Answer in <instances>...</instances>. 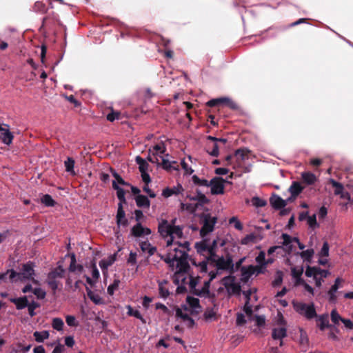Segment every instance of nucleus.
<instances>
[{"mask_svg": "<svg viewBox=\"0 0 353 353\" xmlns=\"http://www.w3.org/2000/svg\"><path fill=\"white\" fill-rule=\"evenodd\" d=\"M175 221L162 220L159 223V232L165 239L168 248L167 253L161 258L175 272L174 281L178 282L180 279L184 283L186 279L184 274L190 268L188 252L190 244L188 241H179L183 236V228L175 225Z\"/></svg>", "mask_w": 353, "mask_h": 353, "instance_id": "f257e3e1", "label": "nucleus"}, {"mask_svg": "<svg viewBox=\"0 0 353 353\" xmlns=\"http://www.w3.org/2000/svg\"><path fill=\"white\" fill-rule=\"evenodd\" d=\"M211 258L204 259L196 262L192 261L200 275L189 278V287L194 293L199 296H208L210 293V285L221 270H228L233 268L234 264L230 256H220L217 259Z\"/></svg>", "mask_w": 353, "mask_h": 353, "instance_id": "f03ea898", "label": "nucleus"}, {"mask_svg": "<svg viewBox=\"0 0 353 353\" xmlns=\"http://www.w3.org/2000/svg\"><path fill=\"white\" fill-rule=\"evenodd\" d=\"M148 159L152 163L161 165L165 170H179L178 168L172 165L176 163V162L175 161H170L169 154L166 153V147L162 141L155 144L149 149Z\"/></svg>", "mask_w": 353, "mask_h": 353, "instance_id": "7ed1b4c3", "label": "nucleus"}, {"mask_svg": "<svg viewBox=\"0 0 353 353\" xmlns=\"http://www.w3.org/2000/svg\"><path fill=\"white\" fill-rule=\"evenodd\" d=\"M35 265L31 261L22 265L21 268L19 272H15L14 270H8L10 272V279L13 281L17 278L21 282L32 281L33 284L39 285V281L34 279L35 276Z\"/></svg>", "mask_w": 353, "mask_h": 353, "instance_id": "20e7f679", "label": "nucleus"}, {"mask_svg": "<svg viewBox=\"0 0 353 353\" xmlns=\"http://www.w3.org/2000/svg\"><path fill=\"white\" fill-rule=\"evenodd\" d=\"M203 241L195 243V248L198 253L208 256L205 259L215 257L216 248L217 247V239H213L212 242L210 240L203 238Z\"/></svg>", "mask_w": 353, "mask_h": 353, "instance_id": "39448f33", "label": "nucleus"}, {"mask_svg": "<svg viewBox=\"0 0 353 353\" xmlns=\"http://www.w3.org/2000/svg\"><path fill=\"white\" fill-rule=\"evenodd\" d=\"M305 274L307 277H312L315 281L316 286L320 288L322 283L324 282V279L330 274V272L326 270H322L319 267L307 266Z\"/></svg>", "mask_w": 353, "mask_h": 353, "instance_id": "423d86ee", "label": "nucleus"}, {"mask_svg": "<svg viewBox=\"0 0 353 353\" xmlns=\"http://www.w3.org/2000/svg\"><path fill=\"white\" fill-rule=\"evenodd\" d=\"M202 228L200 230L201 236L204 238L208 233L213 231L216 223V217L211 216L208 213H203L200 216Z\"/></svg>", "mask_w": 353, "mask_h": 353, "instance_id": "0eeeda50", "label": "nucleus"}, {"mask_svg": "<svg viewBox=\"0 0 353 353\" xmlns=\"http://www.w3.org/2000/svg\"><path fill=\"white\" fill-rule=\"evenodd\" d=\"M221 283L225 288L228 295H239L241 293V286L236 282L234 276H227L223 277Z\"/></svg>", "mask_w": 353, "mask_h": 353, "instance_id": "6e6552de", "label": "nucleus"}, {"mask_svg": "<svg viewBox=\"0 0 353 353\" xmlns=\"http://www.w3.org/2000/svg\"><path fill=\"white\" fill-rule=\"evenodd\" d=\"M294 308L299 314L304 316L307 319H312L316 316V312L313 303H294Z\"/></svg>", "mask_w": 353, "mask_h": 353, "instance_id": "1a4fd4ad", "label": "nucleus"}, {"mask_svg": "<svg viewBox=\"0 0 353 353\" xmlns=\"http://www.w3.org/2000/svg\"><path fill=\"white\" fill-rule=\"evenodd\" d=\"M262 272L261 268L258 265H248L241 268L240 280L243 283H247L253 275H258Z\"/></svg>", "mask_w": 353, "mask_h": 353, "instance_id": "9d476101", "label": "nucleus"}, {"mask_svg": "<svg viewBox=\"0 0 353 353\" xmlns=\"http://www.w3.org/2000/svg\"><path fill=\"white\" fill-rule=\"evenodd\" d=\"M221 177H214L210 181L211 193L212 194H223L224 193V183Z\"/></svg>", "mask_w": 353, "mask_h": 353, "instance_id": "9b49d317", "label": "nucleus"}, {"mask_svg": "<svg viewBox=\"0 0 353 353\" xmlns=\"http://www.w3.org/2000/svg\"><path fill=\"white\" fill-rule=\"evenodd\" d=\"M281 239H283L281 248H283L285 252L288 254H290L293 250L294 244L296 242H298V238L292 237L290 235L283 233L281 235Z\"/></svg>", "mask_w": 353, "mask_h": 353, "instance_id": "f8f14e48", "label": "nucleus"}, {"mask_svg": "<svg viewBox=\"0 0 353 353\" xmlns=\"http://www.w3.org/2000/svg\"><path fill=\"white\" fill-rule=\"evenodd\" d=\"M14 139L13 134L10 131L9 125L7 124L0 123V139L1 141L7 145H10Z\"/></svg>", "mask_w": 353, "mask_h": 353, "instance_id": "ddd939ff", "label": "nucleus"}, {"mask_svg": "<svg viewBox=\"0 0 353 353\" xmlns=\"http://www.w3.org/2000/svg\"><path fill=\"white\" fill-rule=\"evenodd\" d=\"M151 234V230L148 228L143 227L141 223H137L131 229V234L135 238H144Z\"/></svg>", "mask_w": 353, "mask_h": 353, "instance_id": "4468645a", "label": "nucleus"}, {"mask_svg": "<svg viewBox=\"0 0 353 353\" xmlns=\"http://www.w3.org/2000/svg\"><path fill=\"white\" fill-rule=\"evenodd\" d=\"M183 307L185 310H189L190 312H198L200 309L199 301L197 298L188 296L186 303L183 305Z\"/></svg>", "mask_w": 353, "mask_h": 353, "instance_id": "2eb2a0df", "label": "nucleus"}, {"mask_svg": "<svg viewBox=\"0 0 353 353\" xmlns=\"http://www.w3.org/2000/svg\"><path fill=\"white\" fill-rule=\"evenodd\" d=\"M190 312L189 310H185L184 307L178 308L176 311V315L177 317L181 319L184 321L188 323V326L191 327L194 324V320L190 317Z\"/></svg>", "mask_w": 353, "mask_h": 353, "instance_id": "dca6fc26", "label": "nucleus"}, {"mask_svg": "<svg viewBox=\"0 0 353 353\" xmlns=\"http://www.w3.org/2000/svg\"><path fill=\"white\" fill-rule=\"evenodd\" d=\"M159 295L161 299H167L170 294L169 283L166 280L158 281Z\"/></svg>", "mask_w": 353, "mask_h": 353, "instance_id": "f3484780", "label": "nucleus"}, {"mask_svg": "<svg viewBox=\"0 0 353 353\" xmlns=\"http://www.w3.org/2000/svg\"><path fill=\"white\" fill-rule=\"evenodd\" d=\"M116 261V254L110 255L108 258L103 259L99 261V267L103 274H105L108 271V268L111 266Z\"/></svg>", "mask_w": 353, "mask_h": 353, "instance_id": "a211bd4d", "label": "nucleus"}, {"mask_svg": "<svg viewBox=\"0 0 353 353\" xmlns=\"http://www.w3.org/2000/svg\"><path fill=\"white\" fill-rule=\"evenodd\" d=\"M183 188L181 184H177V185L174 186L172 188H166L162 192V195L168 198L172 195H177L182 192Z\"/></svg>", "mask_w": 353, "mask_h": 353, "instance_id": "6ab92c4d", "label": "nucleus"}, {"mask_svg": "<svg viewBox=\"0 0 353 353\" xmlns=\"http://www.w3.org/2000/svg\"><path fill=\"white\" fill-rule=\"evenodd\" d=\"M270 202L271 205L276 210L281 209L286 205V201L277 194H273L270 199Z\"/></svg>", "mask_w": 353, "mask_h": 353, "instance_id": "aec40b11", "label": "nucleus"}, {"mask_svg": "<svg viewBox=\"0 0 353 353\" xmlns=\"http://www.w3.org/2000/svg\"><path fill=\"white\" fill-rule=\"evenodd\" d=\"M141 251L148 254V256H152L157 251L156 247L152 245L148 241H143L139 243Z\"/></svg>", "mask_w": 353, "mask_h": 353, "instance_id": "412c9836", "label": "nucleus"}, {"mask_svg": "<svg viewBox=\"0 0 353 353\" xmlns=\"http://www.w3.org/2000/svg\"><path fill=\"white\" fill-rule=\"evenodd\" d=\"M123 203L118 204V209L117 212V223L118 225H126L128 220L125 219V211L123 209Z\"/></svg>", "mask_w": 353, "mask_h": 353, "instance_id": "4be33fe9", "label": "nucleus"}, {"mask_svg": "<svg viewBox=\"0 0 353 353\" xmlns=\"http://www.w3.org/2000/svg\"><path fill=\"white\" fill-rule=\"evenodd\" d=\"M10 301L15 305L17 310H22L28 305V299L27 296H23L19 298H10Z\"/></svg>", "mask_w": 353, "mask_h": 353, "instance_id": "5701e85b", "label": "nucleus"}, {"mask_svg": "<svg viewBox=\"0 0 353 353\" xmlns=\"http://www.w3.org/2000/svg\"><path fill=\"white\" fill-rule=\"evenodd\" d=\"M91 274H92V279H91L88 276H85V277L86 279V282L89 285L92 286V285H94L96 283L97 281L98 280V279L99 278V276H100L99 271L97 269V265H96L95 263H93L92 265V272H91Z\"/></svg>", "mask_w": 353, "mask_h": 353, "instance_id": "b1692460", "label": "nucleus"}, {"mask_svg": "<svg viewBox=\"0 0 353 353\" xmlns=\"http://www.w3.org/2000/svg\"><path fill=\"white\" fill-rule=\"evenodd\" d=\"M317 326L321 330H324L327 327H331L332 325L329 324L327 314H323L316 318Z\"/></svg>", "mask_w": 353, "mask_h": 353, "instance_id": "393cba45", "label": "nucleus"}, {"mask_svg": "<svg viewBox=\"0 0 353 353\" xmlns=\"http://www.w3.org/2000/svg\"><path fill=\"white\" fill-rule=\"evenodd\" d=\"M301 178L303 180V182L305 183L306 185H313L316 183L317 181V178L312 172H304L301 173Z\"/></svg>", "mask_w": 353, "mask_h": 353, "instance_id": "a878e982", "label": "nucleus"}, {"mask_svg": "<svg viewBox=\"0 0 353 353\" xmlns=\"http://www.w3.org/2000/svg\"><path fill=\"white\" fill-rule=\"evenodd\" d=\"M112 188L117 191V196L119 200V203H125L126 200L125 197V192L123 188L119 186L115 181L112 182Z\"/></svg>", "mask_w": 353, "mask_h": 353, "instance_id": "bb28decb", "label": "nucleus"}, {"mask_svg": "<svg viewBox=\"0 0 353 353\" xmlns=\"http://www.w3.org/2000/svg\"><path fill=\"white\" fill-rule=\"evenodd\" d=\"M135 202L139 208H148L150 205V201L148 198L144 195L139 194L135 197Z\"/></svg>", "mask_w": 353, "mask_h": 353, "instance_id": "cd10ccee", "label": "nucleus"}, {"mask_svg": "<svg viewBox=\"0 0 353 353\" xmlns=\"http://www.w3.org/2000/svg\"><path fill=\"white\" fill-rule=\"evenodd\" d=\"M287 335V330L285 327L274 328L272 330V336L274 339H283Z\"/></svg>", "mask_w": 353, "mask_h": 353, "instance_id": "c85d7f7f", "label": "nucleus"}, {"mask_svg": "<svg viewBox=\"0 0 353 353\" xmlns=\"http://www.w3.org/2000/svg\"><path fill=\"white\" fill-rule=\"evenodd\" d=\"M126 308L128 309V312H127L128 315H129L130 316H134V317L139 319L143 323H146L145 319L143 317V316L141 315V314L140 313V312L138 310L134 309L130 305H128L126 307Z\"/></svg>", "mask_w": 353, "mask_h": 353, "instance_id": "c756f323", "label": "nucleus"}, {"mask_svg": "<svg viewBox=\"0 0 353 353\" xmlns=\"http://www.w3.org/2000/svg\"><path fill=\"white\" fill-rule=\"evenodd\" d=\"M74 160L71 157H68L67 159L64 161L65 171L70 173L71 175L76 174V172L74 169Z\"/></svg>", "mask_w": 353, "mask_h": 353, "instance_id": "7c9ffc66", "label": "nucleus"}, {"mask_svg": "<svg viewBox=\"0 0 353 353\" xmlns=\"http://www.w3.org/2000/svg\"><path fill=\"white\" fill-rule=\"evenodd\" d=\"M303 190V187L299 182L294 181L289 188V192L293 196H298Z\"/></svg>", "mask_w": 353, "mask_h": 353, "instance_id": "2f4dec72", "label": "nucleus"}, {"mask_svg": "<svg viewBox=\"0 0 353 353\" xmlns=\"http://www.w3.org/2000/svg\"><path fill=\"white\" fill-rule=\"evenodd\" d=\"M135 161L139 165V169L141 173L148 172V163L145 159L139 156H137L135 159Z\"/></svg>", "mask_w": 353, "mask_h": 353, "instance_id": "473e14b6", "label": "nucleus"}, {"mask_svg": "<svg viewBox=\"0 0 353 353\" xmlns=\"http://www.w3.org/2000/svg\"><path fill=\"white\" fill-rule=\"evenodd\" d=\"M86 291H87V294H88V297L90 298V299L93 301L95 304H101L103 303V300L101 299V297L93 292L89 288L86 287Z\"/></svg>", "mask_w": 353, "mask_h": 353, "instance_id": "72a5a7b5", "label": "nucleus"}, {"mask_svg": "<svg viewBox=\"0 0 353 353\" xmlns=\"http://www.w3.org/2000/svg\"><path fill=\"white\" fill-rule=\"evenodd\" d=\"M50 334L49 332L47 330H43L41 332L36 331L34 332V336L35 339V341L38 343H42L45 339H47L49 338Z\"/></svg>", "mask_w": 353, "mask_h": 353, "instance_id": "f704fd0d", "label": "nucleus"}, {"mask_svg": "<svg viewBox=\"0 0 353 353\" xmlns=\"http://www.w3.org/2000/svg\"><path fill=\"white\" fill-rule=\"evenodd\" d=\"M65 270L64 268L59 265L57 268H55L54 270L50 272L48 275L50 276L51 278H63L65 275Z\"/></svg>", "mask_w": 353, "mask_h": 353, "instance_id": "c9c22d12", "label": "nucleus"}, {"mask_svg": "<svg viewBox=\"0 0 353 353\" xmlns=\"http://www.w3.org/2000/svg\"><path fill=\"white\" fill-rule=\"evenodd\" d=\"M314 254V251L313 249H307L306 250L302 251L300 254V256L304 261L310 263Z\"/></svg>", "mask_w": 353, "mask_h": 353, "instance_id": "e433bc0d", "label": "nucleus"}, {"mask_svg": "<svg viewBox=\"0 0 353 353\" xmlns=\"http://www.w3.org/2000/svg\"><path fill=\"white\" fill-rule=\"evenodd\" d=\"M339 286H336V285H333L330 289L329 290L328 294V300L330 303H335L336 301V293L339 290Z\"/></svg>", "mask_w": 353, "mask_h": 353, "instance_id": "4c0bfd02", "label": "nucleus"}, {"mask_svg": "<svg viewBox=\"0 0 353 353\" xmlns=\"http://www.w3.org/2000/svg\"><path fill=\"white\" fill-rule=\"evenodd\" d=\"M64 326L63 321L61 318H54L52 321V327L57 331H63Z\"/></svg>", "mask_w": 353, "mask_h": 353, "instance_id": "58836bf2", "label": "nucleus"}, {"mask_svg": "<svg viewBox=\"0 0 353 353\" xmlns=\"http://www.w3.org/2000/svg\"><path fill=\"white\" fill-rule=\"evenodd\" d=\"M69 270L70 272H75L77 270L81 272L83 270V266L81 265L76 264V258L74 254H72L71 257V262L69 266Z\"/></svg>", "mask_w": 353, "mask_h": 353, "instance_id": "ea45409f", "label": "nucleus"}, {"mask_svg": "<svg viewBox=\"0 0 353 353\" xmlns=\"http://www.w3.org/2000/svg\"><path fill=\"white\" fill-rule=\"evenodd\" d=\"M330 183L332 185V186L334 188H335V190H334L335 195H339L341 193H342L344 191V187L341 183L337 182L332 179H331L330 180Z\"/></svg>", "mask_w": 353, "mask_h": 353, "instance_id": "a19ab883", "label": "nucleus"}, {"mask_svg": "<svg viewBox=\"0 0 353 353\" xmlns=\"http://www.w3.org/2000/svg\"><path fill=\"white\" fill-rule=\"evenodd\" d=\"M192 181L194 184L199 185V186H204V187H209L210 186V181H208L206 179H201L199 178L196 175L192 176Z\"/></svg>", "mask_w": 353, "mask_h": 353, "instance_id": "79ce46f5", "label": "nucleus"}, {"mask_svg": "<svg viewBox=\"0 0 353 353\" xmlns=\"http://www.w3.org/2000/svg\"><path fill=\"white\" fill-rule=\"evenodd\" d=\"M330 317L332 323L335 325H339L340 321L342 322V320L343 319L336 309L332 310Z\"/></svg>", "mask_w": 353, "mask_h": 353, "instance_id": "37998d69", "label": "nucleus"}, {"mask_svg": "<svg viewBox=\"0 0 353 353\" xmlns=\"http://www.w3.org/2000/svg\"><path fill=\"white\" fill-rule=\"evenodd\" d=\"M39 307V304L34 301H32L31 302H28V305L26 307H28V314L30 316H34L36 313L34 312L35 309Z\"/></svg>", "mask_w": 353, "mask_h": 353, "instance_id": "c03bdc74", "label": "nucleus"}, {"mask_svg": "<svg viewBox=\"0 0 353 353\" xmlns=\"http://www.w3.org/2000/svg\"><path fill=\"white\" fill-rule=\"evenodd\" d=\"M41 202L43 203L46 206L48 207H52L54 205V201L52 199V197L49 194H45L41 198Z\"/></svg>", "mask_w": 353, "mask_h": 353, "instance_id": "a18cd8bd", "label": "nucleus"}, {"mask_svg": "<svg viewBox=\"0 0 353 353\" xmlns=\"http://www.w3.org/2000/svg\"><path fill=\"white\" fill-rule=\"evenodd\" d=\"M32 293L38 299H43L46 296V291L39 287L34 288L32 290Z\"/></svg>", "mask_w": 353, "mask_h": 353, "instance_id": "49530a36", "label": "nucleus"}, {"mask_svg": "<svg viewBox=\"0 0 353 353\" xmlns=\"http://www.w3.org/2000/svg\"><path fill=\"white\" fill-rule=\"evenodd\" d=\"M47 283L52 291L55 292L59 287V282L57 279L51 278L50 275L48 276Z\"/></svg>", "mask_w": 353, "mask_h": 353, "instance_id": "de8ad7c7", "label": "nucleus"}, {"mask_svg": "<svg viewBox=\"0 0 353 353\" xmlns=\"http://www.w3.org/2000/svg\"><path fill=\"white\" fill-rule=\"evenodd\" d=\"M229 224L233 225L234 228L238 230H243V225L240 221L237 219L236 216H232L229 219Z\"/></svg>", "mask_w": 353, "mask_h": 353, "instance_id": "09e8293b", "label": "nucleus"}, {"mask_svg": "<svg viewBox=\"0 0 353 353\" xmlns=\"http://www.w3.org/2000/svg\"><path fill=\"white\" fill-rule=\"evenodd\" d=\"M252 203L254 206L257 208L264 207L267 204L264 199H262L258 196H254L252 199Z\"/></svg>", "mask_w": 353, "mask_h": 353, "instance_id": "8fccbe9b", "label": "nucleus"}, {"mask_svg": "<svg viewBox=\"0 0 353 353\" xmlns=\"http://www.w3.org/2000/svg\"><path fill=\"white\" fill-rule=\"evenodd\" d=\"M208 153L212 157H217L219 154V146L217 143H214L212 146V149H210V145H208Z\"/></svg>", "mask_w": 353, "mask_h": 353, "instance_id": "3c124183", "label": "nucleus"}, {"mask_svg": "<svg viewBox=\"0 0 353 353\" xmlns=\"http://www.w3.org/2000/svg\"><path fill=\"white\" fill-rule=\"evenodd\" d=\"M329 244L327 241H325L323 246L319 253V257L328 256L329 255Z\"/></svg>", "mask_w": 353, "mask_h": 353, "instance_id": "603ef678", "label": "nucleus"}, {"mask_svg": "<svg viewBox=\"0 0 353 353\" xmlns=\"http://www.w3.org/2000/svg\"><path fill=\"white\" fill-rule=\"evenodd\" d=\"M65 321L68 326L76 327L78 325V322L74 316H72V315L66 316Z\"/></svg>", "mask_w": 353, "mask_h": 353, "instance_id": "864d4df0", "label": "nucleus"}, {"mask_svg": "<svg viewBox=\"0 0 353 353\" xmlns=\"http://www.w3.org/2000/svg\"><path fill=\"white\" fill-rule=\"evenodd\" d=\"M307 222L309 226L312 228H314L319 226L316 221V216L315 214L312 216H308L307 219Z\"/></svg>", "mask_w": 353, "mask_h": 353, "instance_id": "5fc2aeb1", "label": "nucleus"}, {"mask_svg": "<svg viewBox=\"0 0 353 353\" xmlns=\"http://www.w3.org/2000/svg\"><path fill=\"white\" fill-rule=\"evenodd\" d=\"M265 254L263 251L260 252L259 255L255 259L256 262L261 266H265L267 264V263L265 261Z\"/></svg>", "mask_w": 353, "mask_h": 353, "instance_id": "6e6d98bb", "label": "nucleus"}, {"mask_svg": "<svg viewBox=\"0 0 353 353\" xmlns=\"http://www.w3.org/2000/svg\"><path fill=\"white\" fill-rule=\"evenodd\" d=\"M300 343L303 347V350L306 351V348L308 346V339L306 334L302 332L300 336Z\"/></svg>", "mask_w": 353, "mask_h": 353, "instance_id": "4d7b16f0", "label": "nucleus"}, {"mask_svg": "<svg viewBox=\"0 0 353 353\" xmlns=\"http://www.w3.org/2000/svg\"><path fill=\"white\" fill-rule=\"evenodd\" d=\"M119 285V281L114 280L113 283L110 285L108 287L107 291H108V294H110L111 296L113 295L115 290L118 288Z\"/></svg>", "mask_w": 353, "mask_h": 353, "instance_id": "13d9d810", "label": "nucleus"}, {"mask_svg": "<svg viewBox=\"0 0 353 353\" xmlns=\"http://www.w3.org/2000/svg\"><path fill=\"white\" fill-rule=\"evenodd\" d=\"M223 103H225L232 110H236L238 108L237 104L228 97H223Z\"/></svg>", "mask_w": 353, "mask_h": 353, "instance_id": "bf43d9fd", "label": "nucleus"}, {"mask_svg": "<svg viewBox=\"0 0 353 353\" xmlns=\"http://www.w3.org/2000/svg\"><path fill=\"white\" fill-rule=\"evenodd\" d=\"M330 330L328 334V337L332 339L333 341H337L339 339L337 336V334L339 332V329L336 327H334L332 326L330 327Z\"/></svg>", "mask_w": 353, "mask_h": 353, "instance_id": "052dcab7", "label": "nucleus"}, {"mask_svg": "<svg viewBox=\"0 0 353 353\" xmlns=\"http://www.w3.org/2000/svg\"><path fill=\"white\" fill-rule=\"evenodd\" d=\"M339 196H340L341 199L347 201V203H346V205L350 203V204L353 205V199L351 197V196H350L349 192H345L344 190Z\"/></svg>", "mask_w": 353, "mask_h": 353, "instance_id": "680f3d73", "label": "nucleus"}, {"mask_svg": "<svg viewBox=\"0 0 353 353\" xmlns=\"http://www.w3.org/2000/svg\"><path fill=\"white\" fill-rule=\"evenodd\" d=\"M291 272H292V276L294 279H299L303 273V268H292L291 269Z\"/></svg>", "mask_w": 353, "mask_h": 353, "instance_id": "e2e57ef3", "label": "nucleus"}, {"mask_svg": "<svg viewBox=\"0 0 353 353\" xmlns=\"http://www.w3.org/2000/svg\"><path fill=\"white\" fill-rule=\"evenodd\" d=\"M181 164L182 168L184 170L185 174L190 175L194 172V170L192 169V168L188 165V163L185 162V161L184 159L181 161Z\"/></svg>", "mask_w": 353, "mask_h": 353, "instance_id": "0e129e2a", "label": "nucleus"}, {"mask_svg": "<svg viewBox=\"0 0 353 353\" xmlns=\"http://www.w3.org/2000/svg\"><path fill=\"white\" fill-rule=\"evenodd\" d=\"M119 117H120V113L119 112H114V111L112 110V112L107 115V119L109 121L112 122L116 119H119Z\"/></svg>", "mask_w": 353, "mask_h": 353, "instance_id": "69168bd1", "label": "nucleus"}, {"mask_svg": "<svg viewBox=\"0 0 353 353\" xmlns=\"http://www.w3.org/2000/svg\"><path fill=\"white\" fill-rule=\"evenodd\" d=\"M223 103V97L218 99H213L207 102V105L210 107H214L219 104Z\"/></svg>", "mask_w": 353, "mask_h": 353, "instance_id": "338daca9", "label": "nucleus"}, {"mask_svg": "<svg viewBox=\"0 0 353 353\" xmlns=\"http://www.w3.org/2000/svg\"><path fill=\"white\" fill-rule=\"evenodd\" d=\"M34 9L37 12H44L46 10V6L41 1H37L34 3Z\"/></svg>", "mask_w": 353, "mask_h": 353, "instance_id": "774afa93", "label": "nucleus"}]
</instances>
